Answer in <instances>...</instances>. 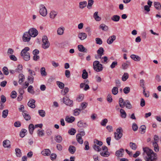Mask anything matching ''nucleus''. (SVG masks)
I'll return each instance as SVG.
<instances>
[{
    "label": "nucleus",
    "instance_id": "de8ad7c7",
    "mask_svg": "<svg viewBox=\"0 0 161 161\" xmlns=\"http://www.w3.org/2000/svg\"><path fill=\"white\" fill-rule=\"evenodd\" d=\"M130 148L133 150H136L137 148L136 144L135 143L132 142L130 143Z\"/></svg>",
    "mask_w": 161,
    "mask_h": 161
},
{
    "label": "nucleus",
    "instance_id": "473e14b6",
    "mask_svg": "<svg viewBox=\"0 0 161 161\" xmlns=\"http://www.w3.org/2000/svg\"><path fill=\"white\" fill-rule=\"evenodd\" d=\"M10 142L9 140H5L3 142V146L5 147H9L10 146Z\"/></svg>",
    "mask_w": 161,
    "mask_h": 161
},
{
    "label": "nucleus",
    "instance_id": "cd10ccee",
    "mask_svg": "<svg viewBox=\"0 0 161 161\" xmlns=\"http://www.w3.org/2000/svg\"><path fill=\"white\" fill-rule=\"evenodd\" d=\"M35 127L33 124H30L29 126V130L30 134L32 135L33 134V131L34 130Z\"/></svg>",
    "mask_w": 161,
    "mask_h": 161
},
{
    "label": "nucleus",
    "instance_id": "6e6552de",
    "mask_svg": "<svg viewBox=\"0 0 161 161\" xmlns=\"http://www.w3.org/2000/svg\"><path fill=\"white\" fill-rule=\"evenodd\" d=\"M31 37H35L38 34L37 31L35 28H31L27 32Z\"/></svg>",
    "mask_w": 161,
    "mask_h": 161
},
{
    "label": "nucleus",
    "instance_id": "5701e85b",
    "mask_svg": "<svg viewBox=\"0 0 161 161\" xmlns=\"http://www.w3.org/2000/svg\"><path fill=\"white\" fill-rule=\"evenodd\" d=\"M68 150L70 153L73 154L75 152L76 148L74 146L70 145L69 148Z\"/></svg>",
    "mask_w": 161,
    "mask_h": 161
},
{
    "label": "nucleus",
    "instance_id": "58836bf2",
    "mask_svg": "<svg viewBox=\"0 0 161 161\" xmlns=\"http://www.w3.org/2000/svg\"><path fill=\"white\" fill-rule=\"evenodd\" d=\"M16 154L17 157H20L21 156V150L19 148H16L15 149Z\"/></svg>",
    "mask_w": 161,
    "mask_h": 161
},
{
    "label": "nucleus",
    "instance_id": "09e8293b",
    "mask_svg": "<svg viewBox=\"0 0 161 161\" xmlns=\"http://www.w3.org/2000/svg\"><path fill=\"white\" fill-rule=\"evenodd\" d=\"M118 87H114L112 90V92L113 94L114 95H116L118 92Z\"/></svg>",
    "mask_w": 161,
    "mask_h": 161
},
{
    "label": "nucleus",
    "instance_id": "7c9ffc66",
    "mask_svg": "<svg viewBox=\"0 0 161 161\" xmlns=\"http://www.w3.org/2000/svg\"><path fill=\"white\" fill-rule=\"evenodd\" d=\"M154 5L155 8L158 10L161 9V5L160 3L158 2H154Z\"/></svg>",
    "mask_w": 161,
    "mask_h": 161
},
{
    "label": "nucleus",
    "instance_id": "338daca9",
    "mask_svg": "<svg viewBox=\"0 0 161 161\" xmlns=\"http://www.w3.org/2000/svg\"><path fill=\"white\" fill-rule=\"evenodd\" d=\"M108 121V119H105L102 121L100 124L102 126H106Z\"/></svg>",
    "mask_w": 161,
    "mask_h": 161
},
{
    "label": "nucleus",
    "instance_id": "4d7b16f0",
    "mask_svg": "<svg viewBox=\"0 0 161 161\" xmlns=\"http://www.w3.org/2000/svg\"><path fill=\"white\" fill-rule=\"evenodd\" d=\"M4 74L6 75H8L9 74L8 70L6 67H3L2 70Z\"/></svg>",
    "mask_w": 161,
    "mask_h": 161
},
{
    "label": "nucleus",
    "instance_id": "0e129e2a",
    "mask_svg": "<svg viewBox=\"0 0 161 161\" xmlns=\"http://www.w3.org/2000/svg\"><path fill=\"white\" fill-rule=\"evenodd\" d=\"M130 88L129 87H126L123 89V92L125 94H128L130 92Z\"/></svg>",
    "mask_w": 161,
    "mask_h": 161
},
{
    "label": "nucleus",
    "instance_id": "2eb2a0df",
    "mask_svg": "<svg viewBox=\"0 0 161 161\" xmlns=\"http://www.w3.org/2000/svg\"><path fill=\"white\" fill-rule=\"evenodd\" d=\"M77 125L78 127L80 128H86L87 126V125L86 123L84 122L82 120L78 121L77 123Z\"/></svg>",
    "mask_w": 161,
    "mask_h": 161
},
{
    "label": "nucleus",
    "instance_id": "a211bd4d",
    "mask_svg": "<svg viewBox=\"0 0 161 161\" xmlns=\"http://www.w3.org/2000/svg\"><path fill=\"white\" fill-rule=\"evenodd\" d=\"M75 119V118L73 116H71L69 117L68 116H66L65 118V121L68 123H72L74 122Z\"/></svg>",
    "mask_w": 161,
    "mask_h": 161
},
{
    "label": "nucleus",
    "instance_id": "9d476101",
    "mask_svg": "<svg viewBox=\"0 0 161 161\" xmlns=\"http://www.w3.org/2000/svg\"><path fill=\"white\" fill-rule=\"evenodd\" d=\"M143 149L144 153H146L147 156L154 153L152 150L150 149L148 147H143Z\"/></svg>",
    "mask_w": 161,
    "mask_h": 161
},
{
    "label": "nucleus",
    "instance_id": "c85d7f7f",
    "mask_svg": "<svg viewBox=\"0 0 161 161\" xmlns=\"http://www.w3.org/2000/svg\"><path fill=\"white\" fill-rule=\"evenodd\" d=\"M57 14V13L54 11H51L50 13V18L53 19Z\"/></svg>",
    "mask_w": 161,
    "mask_h": 161
},
{
    "label": "nucleus",
    "instance_id": "e2e57ef3",
    "mask_svg": "<svg viewBox=\"0 0 161 161\" xmlns=\"http://www.w3.org/2000/svg\"><path fill=\"white\" fill-rule=\"evenodd\" d=\"M126 105L125 106L126 108L130 109L131 108L132 106L131 104L130 103L129 101L128 100H125Z\"/></svg>",
    "mask_w": 161,
    "mask_h": 161
},
{
    "label": "nucleus",
    "instance_id": "412c9836",
    "mask_svg": "<svg viewBox=\"0 0 161 161\" xmlns=\"http://www.w3.org/2000/svg\"><path fill=\"white\" fill-rule=\"evenodd\" d=\"M99 29L102 30L103 31H107L108 30V27L105 24H102L99 25Z\"/></svg>",
    "mask_w": 161,
    "mask_h": 161
},
{
    "label": "nucleus",
    "instance_id": "39448f33",
    "mask_svg": "<svg viewBox=\"0 0 161 161\" xmlns=\"http://www.w3.org/2000/svg\"><path fill=\"white\" fill-rule=\"evenodd\" d=\"M116 132L114 133V138L117 140H119L122 137V130L121 128L119 127L117 129Z\"/></svg>",
    "mask_w": 161,
    "mask_h": 161
},
{
    "label": "nucleus",
    "instance_id": "052dcab7",
    "mask_svg": "<svg viewBox=\"0 0 161 161\" xmlns=\"http://www.w3.org/2000/svg\"><path fill=\"white\" fill-rule=\"evenodd\" d=\"M76 132V130L74 128H71L70 130L68 131V133L72 135H75Z\"/></svg>",
    "mask_w": 161,
    "mask_h": 161
},
{
    "label": "nucleus",
    "instance_id": "bb28decb",
    "mask_svg": "<svg viewBox=\"0 0 161 161\" xmlns=\"http://www.w3.org/2000/svg\"><path fill=\"white\" fill-rule=\"evenodd\" d=\"M104 52V50L103 48L102 47H100L99 48L98 50L97 51V53L98 54L100 55V58H101V56L102 55H103L104 53L103 52Z\"/></svg>",
    "mask_w": 161,
    "mask_h": 161
},
{
    "label": "nucleus",
    "instance_id": "b1692460",
    "mask_svg": "<svg viewBox=\"0 0 161 161\" xmlns=\"http://www.w3.org/2000/svg\"><path fill=\"white\" fill-rule=\"evenodd\" d=\"M130 58L135 61H139L141 60V58L140 57L134 54L131 55Z\"/></svg>",
    "mask_w": 161,
    "mask_h": 161
},
{
    "label": "nucleus",
    "instance_id": "ddd939ff",
    "mask_svg": "<svg viewBox=\"0 0 161 161\" xmlns=\"http://www.w3.org/2000/svg\"><path fill=\"white\" fill-rule=\"evenodd\" d=\"M116 39V36L115 35H113L110 36L107 40V43L109 44H111Z\"/></svg>",
    "mask_w": 161,
    "mask_h": 161
},
{
    "label": "nucleus",
    "instance_id": "ea45409f",
    "mask_svg": "<svg viewBox=\"0 0 161 161\" xmlns=\"http://www.w3.org/2000/svg\"><path fill=\"white\" fill-rule=\"evenodd\" d=\"M64 28L63 27L59 28L57 30V33L59 35H62L64 33Z\"/></svg>",
    "mask_w": 161,
    "mask_h": 161
},
{
    "label": "nucleus",
    "instance_id": "3c124183",
    "mask_svg": "<svg viewBox=\"0 0 161 161\" xmlns=\"http://www.w3.org/2000/svg\"><path fill=\"white\" fill-rule=\"evenodd\" d=\"M28 92L31 93L32 94H34L35 93V92L33 89V87L32 86H30L27 89Z\"/></svg>",
    "mask_w": 161,
    "mask_h": 161
},
{
    "label": "nucleus",
    "instance_id": "6e6d98bb",
    "mask_svg": "<svg viewBox=\"0 0 161 161\" xmlns=\"http://www.w3.org/2000/svg\"><path fill=\"white\" fill-rule=\"evenodd\" d=\"M57 84L58 85L60 89L64 88V85L63 83L59 81H57L56 82Z\"/></svg>",
    "mask_w": 161,
    "mask_h": 161
},
{
    "label": "nucleus",
    "instance_id": "393cba45",
    "mask_svg": "<svg viewBox=\"0 0 161 161\" xmlns=\"http://www.w3.org/2000/svg\"><path fill=\"white\" fill-rule=\"evenodd\" d=\"M27 112L22 113V115H23L25 119L27 120H29L31 119V117L30 115L27 114Z\"/></svg>",
    "mask_w": 161,
    "mask_h": 161
},
{
    "label": "nucleus",
    "instance_id": "e433bc0d",
    "mask_svg": "<svg viewBox=\"0 0 161 161\" xmlns=\"http://www.w3.org/2000/svg\"><path fill=\"white\" fill-rule=\"evenodd\" d=\"M120 112L121 117L122 118H125L126 117V114L125 111L123 109H121Z\"/></svg>",
    "mask_w": 161,
    "mask_h": 161
},
{
    "label": "nucleus",
    "instance_id": "4c0bfd02",
    "mask_svg": "<svg viewBox=\"0 0 161 161\" xmlns=\"http://www.w3.org/2000/svg\"><path fill=\"white\" fill-rule=\"evenodd\" d=\"M88 74L86 69H84L83 70V73L82 77L83 79H86L88 78Z\"/></svg>",
    "mask_w": 161,
    "mask_h": 161
},
{
    "label": "nucleus",
    "instance_id": "423d86ee",
    "mask_svg": "<svg viewBox=\"0 0 161 161\" xmlns=\"http://www.w3.org/2000/svg\"><path fill=\"white\" fill-rule=\"evenodd\" d=\"M157 155L156 153H153L147 156L146 158V161H156L157 159Z\"/></svg>",
    "mask_w": 161,
    "mask_h": 161
},
{
    "label": "nucleus",
    "instance_id": "f03ea898",
    "mask_svg": "<svg viewBox=\"0 0 161 161\" xmlns=\"http://www.w3.org/2000/svg\"><path fill=\"white\" fill-rule=\"evenodd\" d=\"M93 66L94 70L97 72H100L103 70V65L100 64L99 62L98 61H94L93 63Z\"/></svg>",
    "mask_w": 161,
    "mask_h": 161
},
{
    "label": "nucleus",
    "instance_id": "680f3d73",
    "mask_svg": "<svg viewBox=\"0 0 161 161\" xmlns=\"http://www.w3.org/2000/svg\"><path fill=\"white\" fill-rule=\"evenodd\" d=\"M87 105V103L86 102H83L82 103L80 104V106L82 108L81 109H84L86 108Z\"/></svg>",
    "mask_w": 161,
    "mask_h": 161
},
{
    "label": "nucleus",
    "instance_id": "72a5a7b5",
    "mask_svg": "<svg viewBox=\"0 0 161 161\" xmlns=\"http://www.w3.org/2000/svg\"><path fill=\"white\" fill-rule=\"evenodd\" d=\"M87 5L86 1L80 2L79 3V8H80L83 9Z\"/></svg>",
    "mask_w": 161,
    "mask_h": 161
},
{
    "label": "nucleus",
    "instance_id": "f8f14e48",
    "mask_svg": "<svg viewBox=\"0 0 161 161\" xmlns=\"http://www.w3.org/2000/svg\"><path fill=\"white\" fill-rule=\"evenodd\" d=\"M51 153V151L49 149H44L41 152V154L44 156H49Z\"/></svg>",
    "mask_w": 161,
    "mask_h": 161
},
{
    "label": "nucleus",
    "instance_id": "49530a36",
    "mask_svg": "<svg viewBox=\"0 0 161 161\" xmlns=\"http://www.w3.org/2000/svg\"><path fill=\"white\" fill-rule=\"evenodd\" d=\"M23 66L21 65H19L18 68L15 69V71L16 72L18 73H20L22 69Z\"/></svg>",
    "mask_w": 161,
    "mask_h": 161
},
{
    "label": "nucleus",
    "instance_id": "13d9d810",
    "mask_svg": "<svg viewBox=\"0 0 161 161\" xmlns=\"http://www.w3.org/2000/svg\"><path fill=\"white\" fill-rule=\"evenodd\" d=\"M94 142L95 144L98 145L99 146H101L103 144V142L101 141H99L97 139L94 140Z\"/></svg>",
    "mask_w": 161,
    "mask_h": 161
},
{
    "label": "nucleus",
    "instance_id": "603ef678",
    "mask_svg": "<svg viewBox=\"0 0 161 161\" xmlns=\"http://www.w3.org/2000/svg\"><path fill=\"white\" fill-rule=\"evenodd\" d=\"M93 3L94 1L93 0H88V3L87 5V8L89 9L91 8Z\"/></svg>",
    "mask_w": 161,
    "mask_h": 161
},
{
    "label": "nucleus",
    "instance_id": "4be33fe9",
    "mask_svg": "<svg viewBox=\"0 0 161 161\" xmlns=\"http://www.w3.org/2000/svg\"><path fill=\"white\" fill-rule=\"evenodd\" d=\"M54 139L58 143L61 142L63 140L62 137L58 135L55 136Z\"/></svg>",
    "mask_w": 161,
    "mask_h": 161
},
{
    "label": "nucleus",
    "instance_id": "dca6fc26",
    "mask_svg": "<svg viewBox=\"0 0 161 161\" xmlns=\"http://www.w3.org/2000/svg\"><path fill=\"white\" fill-rule=\"evenodd\" d=\"M125 101L122 98H120L119 100V104L121 108H124L126 105Z\"/></svg>",
    "mask_w": 161,
    "mask_h": 161
},
{
    "label": "nucleus",
    "instance_id": "2f4dec72",
    "mask_svg": "<svg viewBox=\"0 0 161 161\" xmlns=\"http://www.w3.org/2000/svg\"><path fill=\"white\" fill-rule=\"evenodd\" d=\"M19 84H21L23 81H24V80L25 79L24 75L22 74H21L19 75Z\"/></svg>",
    "mask_w": 161,
    "mask_h": 161
},
{
    "label": "nucleus",
    "instance_id": "a19ab883",
    "mask_svg": "<svg viewBox=\"0 0 161 161\" xmlns=\"http://www.w3.org/2000/svg\"><path fill=\"white\" fill-rule=\"evenodd\" d=\"M129 78V75L127 73H125L122 77V80L123 81H126Z\"/></svg>",
    "mask_w": 161,
    "mask_h": 161
},
{
    "label": "nucleus",
    "instance_id": "0eeeda50",
    "mask_svg": "<svg viewBox=\"0 0 161 161\" xmlns=\"http://www.w3.org/2000/svg\"><path fill=\"white\" fill-rule=\"evenodd\" d=\"M63 102L66 105L72 107L73 106V101L70 100L67 97H64L63 98Z\"/></svg>",
    "mask_w": 161,
    "mask_h": 161
},
{
    "label": "nucleus",
    "instance_id": "bf43d9fd",
    "mask_svg": "<svg viewBox=\"0 0 161 161\" xmlns=\"http://www.w3.org/2000/svg\"><path fill=\"white\" fill-rule=\"evenodd\" d=\"M69 91V89L68 87H65L64 90L61 91V93L63 95H65Z\"/></svg>",
    "mask_w": 161,
    "mask_h": 161
},
{
    "label": "nucleus",
    "instance_id": "c9c22d12",
    "mask_svg": "<svg viewBox=\"0 0 161 161\" xmlns=\"http://www.w3.org/2000/svg\"><path fill=\"white\" fill-rule=\"evenodd\" d=\"M100 154L102 156L104 157H108L109 156L110 154L108 151H104V152H101Z\"/></svg>",
    "mask_w": 161,
    "mask_h": 161
},
{
    "label": "nucleus",
    "instance_id": "f257e3e1",
    "mask_svg": "<svg viewBox=\"0 0 161 161\" xmlns=\"http://www.w3.org/2000/svg\"><path fill=\"white\" fill-rule=\"evenodd\" d=\"M29 50L30 48L28 47H26L20 53V55L23 57L24 59L26 61H29L30 58V53L27 52Z\"/></svg>",
    "mask_w": 161,
    "mask_h": 161
},
{
    "label": "nucleus",
    "instance_id": "9b49d317",
    "mask_svg": "<svg viewBox=\"0 0 161 161\" xmlns=\"http://www.w3.org/2000/svg\"><path fill=\"white\" fill-rule=\"evenodd\" d=\"M35 100L34 99L30 100L28 103V105L31 108H35Z\"/></svg>",
    "mask_w": 161,
    "mask_h": 161
},
{
    "label": "nucleus",
    "instance_id": "a18cd8bd",
    "mask_svg": "<svg viewBox=\"0 0 161 161\" xmlns=\"http://www.w3.org/2000/svg\"><path fill=\"white\" fill-rule=\"evenodd\" d=\"M81 109L80 108H76L74 110V115L75 116L79 115L81 112Z\"/></svg>",
    "mask_w": 161,
    "mask_h": 161
},
{
    "label": "nucleus",
    "instance_id": "f704fd0d",
    "mask_svg": "<svg viewBox=\"0 0 161 161\" xmlns=\"http://www.w3.org/2000/svg\"><path fill=\"white\" fill-rule=\"evenodd\" d=\"M130 62L127 61L126 63H124L122 65V68L124 69H126L130 65Z\"/></svg>",
    "mask_w": 161,
    "mask_h": 161
},
{
    "label": "nucleus",
    "instance_id": "c756f323",
    "mask_svg": "<svg viewBox=\"0 0 161 161\" xmlns=\"http://www.w3.org/2000/svg\"><path fill=\"white\" fill-rule=\"evenodd\" d=\"M98 12H96L94 14L93 17L96 21H100L101 20V18L98 16Z\"/></svg>",
    "mask_w": 161,
    "mask_h": 161
},
{
    "label": "nucleus",
    "instance_id": "5fc2aeb1",
    "mask_svg": "<svg viewBox=\"0 0 161 161\" xmlns=\"http://www.w3.org/2000/svg\"><path fill=\"white\" fill-rule=\"evenodd\" d=\"M38 113L39 115L42 117H44L45 116L46 113L45 111L43 110H39Z\"/></svg>",
    "mask_w": 161,
    "mask_h": 161
},
{
    "label": "nucleus",
    "instance_id": "37998d69",
    "mask_svg": "<svg viewBox=\"0 0 161 161\" xmlns=\"http://www.w3.org/2000/svg\"><path fill=\"white\" fill-rule=\"evenodd\" d=\"M27 130L26 129H22L21 130V131L20 132V136L22 138L24 137L25 136V134Z\"/></svg>",
    "mask_w": 161,
    "mask_h": 161
},
{
    "label": "nucleus",
    "instance_id": "4468645a",
    "mask_svg": "<svg viewBox=\"0 0 161 161\" xmlns=\"http://www.w3.org/2000/svg\"><path fill=\"white\" fill-rule=\"evenodd\" d=\"M124 150L123 148H120L119 150L116 151L115 155L118 157H122L123 155V153L124 152Z\"/></svg>",
    "mask_w": 161,
    "mask_h": 161
},
{
    "label": "nucleus",
    "instance_id": "a878e982",
    "mask_svg": "<svg viewBox=\"0 0 161 161\" xmlns=\"http://www.w3.org/2000/svg\"><path fill=\"white\" fill-rule=\"evenodd\" d=\"M120 17L119 16L117 15H114L111 18L112 20L115 22H118L120 19Z\"/></svg>",
    "mask_w": 161,
    "mask_h": 161
},
{
    "label": "nucleus",
    "instance_id": "774afa93",
    "mask_svg": "<svg viewBox=\"0 0 161 161\" xmlns=\"http://www.w3.org/2000/svg\"><path fill=\"white\" fill-rule=\"evenodd\" d=\"M34 77L33 76H29L28 78V80L29 82L30 83H32L34 81Z\"/></svg>",
    "mask_w": 161,
    "mask_h": 161
},
{
    "label": "nucleus",
    "instance_id": "6ab92c4d",
    "mask_svg": "<svg viewBox=\"0 0 161 161\" xmlns=\"http://www.w3.org/2000/svg\"><path fill=\"white\" fill-rule=\"evenodd\" d=\"M78 48L80 52L84 53L87 52V49L84 47L82 45H78Z\"/></svg>",
    "mask_w": 161,
    "mask_h": 161
},
{
    "label": "nucleus",
    "instance_id": "7ed1b4c3",
    "mask_svg": "<svg viewBox=\"0 0 161 161\" xmlns=\"http://www.w3.org/2000/svg\"><path fill=\"white\" fill-rule=\"evenodd\" d=\"M42 42V47L43 48L46 49L49 47L50 44L46 36H44L43 37Z\"/></svg>",
    "mask_w": 161,
    "mask_h": 161
},
{
    "label": "nucleus",
    "instance_id": "c03bdc74",
    "mask_svg": "<svg viewBox=\"0 0 161 161\" xmlns=\"http://www.w3.org/2000/svg\"><path fill=\"white\" fill-rule=\"evenodd\" d=\"M146 128V127L145 125H142L140 126L139 129L141 134H144L145 132Z\"/></svg>",
    "mask_w": 161,
    "mask_h": 161
},
{
    "label": "nucleus",
    "instance_id": "aec40b11",
    "mask_svg": "<svg viewBox=\"0 0 161 161\" xmlns=\"http://www.w3.org/2000/svg\"><path fill=\"white\" fill-rule=\"evenodd\" d=\"M153 145L154 147V149L156 152H158L159 151V147L157 143V142H154L153 143Z\"/></svg>",
    "mask_w": 161,
    "mask_h": 161
},
{
    "label": "nucleus",
    "instance_id": "f3484780",
    "mask_svg": "<svg viewBox=\"0 0 161 161\" xmlns=\"http://www.w3.org/2000/svg\"><path fill=\"white\" fill-rule=\"evenodd\" d=\"M78 37L81 40H83L86 38L87 34L85 33L80 32L79 34Z\"/></svg>",
    "mask_w": 161,
    "mask_h": 161
},
{
    "label": "nucleus",
    "instance_id": "20e7f679",
    "mask_svg": "<svg viewBox=\"0 0 161 161\" xmlns=\"http://www.w3.org/2000/svg\"><path fill=\"white\" fill-rule=\"evenodd\" d=\"M39 8L40 14L43 17L46 16L47 14V10L44 5L40 4Z\"/></svg>",
    "mask_w": 161,
    "mask_h": 161
},
{
    "label": "nucleus",
    "instance_id": "79ce46f5",
    "mask_svg": "<svg viewBox=\"0 0 161 161\" xmlns=\"http://www.w3.org/2000/svg\"><path fill=\"white\" fill-rule=\"evenodd\" d=\"M84 98V95L83 94H80L79 96L76 98V100L78 102L82 101Z\"/></svg>",
    "mask_w": 161,
    "mask_h": 161
},
{
    "label": "nucleus",
    "instance_id": "1a4fd4ad",
    "mask_svg": "<svg viewBox=\"0 0 161 161\" xmlns=\"http://www.w3.org/2000/svg\"><path fill=\"white\" fill-rule=\"evenodd\" d=\"M31 39V37L27 32H25L22 36V40L24 42H28Z\"/></svg>",
    "mask_w": 161,
    "mask_h": 161
},
{
    "label": "nucleus",
    "instance_id": "69168bd1",
    "mask_svg": "<svg viewBox=\"0 0 161 161\" xmlns=\"http://www.w3.org/2000/svg\"><path fill=\"white\" fill-rule=\"evenodd\" d=\"M93 147L96 151L97 152H99L101 150V148L99 147V146H97L95 144L93 145Z\"/></svg>",
    "mask_w": 161,
    "mask_h": 161
},
{
    "label": "nucleus",
    "instance_id": "864d4df0",
    "mask_svg": "<svg viewBox=\"0 0 161 161\" xmlns=\"http://www.w3.org/2000/svg\"><path fill=\"white\" fill-rule=\"evenodd\" d=\"M41 73L42 76H45L47 75V73L46 72L45 69L44 67H42L41 69Z\"/></svg>",
    "mask_w": 161,
    "mask_h": 161
},
{
    "label": "nucleus",
    "instance_id": "8fccbe9b",
    "mask_svg": "<svg viewBox=\"0 0 161 161\" xmlns=\"http://www.w3.org/2000/svg\"><path fill=\"white\" fill-rule=\"evenodd\" d=\"M8 109L3 110L2 112V117L3 118H6L8 116Z\"/></svg>",
    "mask_w": 161,
    "mask_h": 161
}]
</instances>
